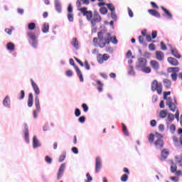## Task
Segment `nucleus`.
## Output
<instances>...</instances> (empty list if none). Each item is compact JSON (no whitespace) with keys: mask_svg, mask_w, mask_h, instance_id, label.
<instances>
[{"mask_svg":"<svg viewBox=\"0 0 182 182\" xmlns=\"http://www.w3.org/2000/svg\"><path fill=\"white\" fill-rule=\"evenodd\" d=\"M110 40L111 34L109 33L100 31L97 33V38H94L92 42H94V46L96 47L104 48L110 44Z\"/></svg>","mask_w":182,"mask_h":182,"instance_id":"f257e3e1","label":"nucleus"},{"mask_svg":"<svg viewBox=\"0 0 182 182\" xmlns=\"http://www.w3.org/2000/svg\"><path fill=\"white\" fill-rule=\"evenodd\" d=\"M80 11H81L82 16L87 18V21H91V26H92V27H95L97 23H100L102 21V17L98 11H94V17L93 12L92 11H87V7L80 9Z\"/></svg>","mask_w":182,"mask_h":182,"instance_id":"f03ea898","label":"nucleus"},{"mask_svg":"<svg viewBox=\"0 0 182 182\" xmlns=\"http://www.w3.org/2000/svg\"><path fill=\"white\" fill-rule=\"evenodd\" d=\"M163 85L161 82H159L157 80H154L151 84V90L152 92H156L158 95L162 94Z\"/></svg>","mask_w":182,"mask_h":182,"instance_id":"7ed1b4c3","label":"nucleus"},{"mask_svg":"<svg viewBox=\"0 0 182 182\" xmlns=\"http://www.w3.org/2000/svg\"><path fill=\"white\" fill-rule=\"evenodd\" d=\"M156 139L154 141V146L156 149H161L164 147L165 142L163 139L164 136L159 132H156Z\"/></svg>","mask_w":182,"mask_h":182,"instance_id":"20e7f679","label":"nucleus"},{"mask_svg":"<svg viewBox=\"0 0 182 182\" xmlns=\"http://www.w3.org/2000/svg\"><path fill=\"white\" fill-rule=\"evenodd\" d=\"M27 36L28 37V41L29 43L34 48H37V46H38V40H37V36L36 35L30 31L27 33Z\"/></svg>","mask_w":182,"mask_h":182,"instance_id":"39448f33","label":"nucleus"},{"mask_svg":"<svg viewBox=\"0 0 182 182\" xmlns=\"http://www.w3.org/2000/svg\"><path fill=\"white\" fill-rule=\"evenodd\" d=\"M166 106L168 107L169 109L172 112H175L177 110V106L173 102L172 97H168L167 99V101L166 102Z\"/></svg>","mask_w":182,"mask_h":182,"instance_id":"423d86ee","label":"nucleus"},{"mask_svg":"<svg viewBox=\"0 0 182 182\" xmlns=\"http://www.w3.org/2000/svg\"><path fill=\"white\" fill-rule=\"evenodd\" d=\"M109 58V55L107 53H105L103 55L98 54L97 55V61L100 64H102L104 61H107Z\"/></svg>","mask_w":182,"mask_h":182,"instance_id":"0eeeda50","label":"nucleus"},{"mask_svg":"<svg viewBox=\"0 0 182 182\" xmlns=\"http://www.w3.org/2000/svg\"><path fill=\"white\" fill-rule=\"evenodd\" d=\"M147 65V60L144 58H138V65H136L137 68H140L141 70L146 67Z\"/></svg>","mask_w":182,"mask_h":182,"instance_id":"6e6552de","label":"nucleus"},{"mask_svg":"<svg viewBox=\"0 0 182 182\" xmlns=\"http://www.w3.org/2000/svg\"><path fill=\"white\" fill-rule=\"evenodd\" d=\"M102 161L100 156L95 158V173H99L102 168Z\"/></svg>","mask_w":182,"mask_h":182,"instance_id":"1a4fd4ad","label":"nucleus"},{"mask_svg":"<svg viewBox=\"0 0 182 182\" xmlns=\"http://www.w3.org/2000/svg\"><path fill=\"white\" fill-rule=\"evenodd\" d=\"M31 85L33 88V90L36 95H39L41 94L40 88L38 87V85L36 84V82H34L33 79H31Z\"/></svg>","mask_w":182,"mask_h":182,"instance_id":"9d476101","label":"nucleus"},{"mask_svg":"<svg viewBox=\"0 0 182 182\" xmlns=\"http://www.w3.org/2000/svg\"><path fill=\"white\" fill-rule=\"evenodd\" d=\"M169 155V151L167 149H163L161 152V161H164L167 159Z\"/></svg>","mask_w":182,"mask_h":182,"instance_id":"9b49d317","label":"nucleus"},{"mask_svg":"<svg viewBox=\"0 0 182 182\" xmlns=\"http://www.w3.org/2000/svg\"><path fill=\"white\" fill-rule=\"evenodd\" d=\"M167 61L171 65L173 66H178L179 65L178 60L173 57H168L167 58Z\"/></svg>","mask_w":182,"mask_h":182,"instance_id":"f8f14e48","label":"nucleus"},{"mask_svg":"<svg viewBox=\"0 0 182 182\" xmlns=\"http://www.w3.org/2000/svg\"><path fill=\"white\" fill-rule=\"evenodd\" d=\"M156 59L159 61H162L164 59V53L161 50H156L155 53Z\"/></svg>","mask_w":182,"mask_h":182,"instance_id":"ddd939ff","label":"nucleus"},{"mask_svg":"<svg viewBox=\"0 0 182 182\" xmlns=\"http://www.w3.org/2000/svg\"><path fill=\"white\" fill-rule=\"evenodd\" d=\"M65 168V164H61V166H60V169H58V173H57V179L60 180L63 174V172Z\"/></svg>","mask_w":182,"mask_h":182,"instance_id":"4468645a","label":"nucleus"},{"mask_svg":"<svg viewBox=\"0 0 182 182\" xmlns=\"http://www.w3.org/2000/svg\"><path fill=\"white\" fill-rule=\"evenodd\" d=\"M149 63L151 67L155 70H158L160 68L159 63L156 60H152Z\"/></svg>","mask_w":182,"mask_h":182,"instance_id":"2eb2a0df","label":"nucleus"},{"mask_svg":"<svg viewBox=\"0 0 182 182\" xmlns=\"http://www.w3.org/2000/svg\"><path fill=\"white\" fill-rule=\"evenodd\" d=\"M54 6L55 7V11L60 14L62 12V5L59 0L54 1Z\"/></svg>","mask_w":182,"mask_h":182,"instance_id":"dca6fc26","label":"nucleus"},{"mask_svg":"<svg viewBox=\"0 0 182 182\" xmlns=\"http://www.w3.org/2000/svg\"><path fill=\"white\" fill-rule=\"evenodd\" d=\"M170 51H171V54L173 55V56L175 57L176 58L180 59L181 58V55L179 54L177 49L171 48Z\"/></svg>","mask_w":182,"mask_h":182,"instance_id":"f3484780","label":"nucleus"},{"mask_svg":"<svg viewBox=\"0 0 182 182\" xmlns=\"http://www.w3.org/2000/svg\"><path fill=\"white\" fill-rule=\"evenodd\" d=\"M148 13H149L150 15H151V16H154V17H156V18H161V14H160V13L158 12L157 11L154 10V9H149V10H148Z\"/></svg>","mask_w":182,"mask_h":182,"instance_id":"a211bd4d","label":"nucleus"},{"mask_svg":"<svg viewBox=\"0 0 182 182\" xmlns=\"http://www.w3.org/2000/svg\"><path fill=\"white\" fill-rule=\"evenodd\" d=\"M161 9L164 12L165 15L167 16L168 18L169 19L172 18L173 16L168 9H166L163 6H161Z\"/></svg>","mask_w":182,"mask_h":182,"instance_id":"6ab92c4d","label":"nucleus"},{"mask_svg":"<svg viewBox=\"0 0 182 182\" xmlns=\"http://www.w3.org/2000/svg\"><path fill=\"white\" fill-rule=\"evenodd\" d=\"M96 82L97 85V90L98 92H102L103 91L104 84L100 80H97Z\"/></svg>","mask_w":182,"mask_h":182,"instance_id":"aec40b11","label":"nucleus"},{"mask_svg":"<svg viewBox=\"0 0 182 182\" xmlns=\"http://www.w3.org/2000/svg\"><path fill=\"white\" fill-rule=\"evenodd\" d=\"M33 105V93H29L28 95V107H32Z\"/></svg>","mask_w":182,"mask_h":182,"instance_id":"412c9836","label":"nucleus"},{"mask_svg":"<svg viewBox=\"0 0 182 182\" xmlns=\"http://www.w3.org/2000/svg\"><path fill=\"white\" fill-rule=\"evenodd\" d=\"M35 105L36 107V110H38V112H41V104L39 97L38 95H36L35 97Z\"/></svg>","mask_w":182,"mask_h":182,"instance_id":"4be33fe9","label":"nucleus"},{"mask_svg":"<svg viewBox=\"0 0 182 182\" xmlns=\"http://www.w3.org/2000/svg\"><path fill=\"white\" fill-rule=\"evenodd\" d=\"M75 71H77V75L80 77V82H84L83 75L82 74L80 69L77 66H75Z\"/></svg>","mask_w":182,"mask_h":182,"instance_id":"5701e85b","label":"nucleus"},{"mask_svg":"<svg viewBox=\"0 0 182 182\" xmlns=\"http://www.w3.org/2000/svg\"><path fill=\"white\" fill-rule=\"evenodd\" d=\"M71 46H73L75 50L79 49V42L76 38H73V41H71Z\"/></svg>","mask_w":182,"mask_h":182,"instance_id":"b1692460","label":"nucleus"},{"mask_svg":"<svg viewBox=\"0 0 182 182\" xmlns=\"http://www.w3.org/2000/svg\"><path fill=\"white\" fill-rule=\"evenodd\" d=\"M175 119V116L172 113H168L167 116L166 123L170 124Z\"/></svg>","mask_w":182,"mask_h":182,"instance_id":"393cba45","label":"nucleus"},{"mask_svg":"<svg viewBox=\"0 0 182 182\" xmlns=\"http://www.w3.org/2000/svg\"><path fill=\"white\" fill-rule=\"evenodd\" d=\"M180 71V68L178 67H171V68H168V73H173L175 74H177V73H178Z\"/></svg>","mask_w":182,"mask_h":182,"instance_id":"a878e982","label":"nucleus"},{"mask_svg":"<svg viewBox=\"0 0 182 182\" xmlns=\"http://www.w3.org/2000/svg\"><path fill=\"white\" fill-rule=\"evenodd\" d=\"M122 132L123 134L126 136H129V132L127 129V126L125 125V124L122 123Z\"/></svg>","mask_w":182,"mask_h":182,"instance_id":"bb28decb","label":"nucleus"},{"mask_svg":"<svg viewBox=\"0 0 182 182\" xmlns=\"http://www.w3.org/2000/svg\"><path fill=\"white\" fill-rule=\"evenodd\" d=\"M4 105L6 107H8L9 108L10 107V105H11V101H10V99L9 97V96L7 95L5 99L4 100Z\"/></svg>","mask_w":182,"mask_h":182,"instance_id":"cd10ccee","label":"nucleus"},{"mask_svg":"<svg viewBox=\"0 0 182 182\" xmlns=\"http://www.w3.org/2000/svg\"><path fill=\"white\" fill-rule=\"evenodd\" d=\"M168 112L166 109H163L159 112V117L161 119H165L167 117Z\"/></svg>","mask_w":182,"mask_h":182,"instance_id":"c85d7f7f","label":"nucleus"},{"mask_svg":"<svg viewBox=\"0 0 182 182\" xmlns=\"http://www.w3.org/2000/svg\"><path fill=\"white\" fill-rule=\"evenodd\" d=\"M41 146V144L36 136H33V148L36 149Z\"/></svg>","mask_w":182,"mask_h":182,"instance_id":"c756f323","label":"nucleus"},{"mask_svg":"<svg viewBox=\"0 0 182 182\" xmlns=\"http://www.w3.org/2000/svg\"><path fill=\"white\" fill-rule=\"evenodd\" d=\"M154 140H155V136H154V134L153 133H150L148 136V141L150 143V144H153L154 142Z\"/></svg>","mask_w":182,"mask_h":182,"instance_id":"7c9ffc66","label":"nucleus"},{"mask_svg":"<svg viewBox=\"0 0 182 182\" xmlns=\"http://www.w3.org/2000/svg\"><path fill=\"white\" fill-rule=\"evenodd\" d=\"M24 135H25L26 141L28 144L29 143V133H28V127H26V129L24 130Z\"/></svg>","mask_w":182,"mask_h":182,"instance_id":"2f4dec72","label":"nucleus"},{"mask_svg":"<svg viewBox=\"0 0 182 182\" xmlns=\"http://www.w3.org/2000/svg\"><path fill=\"white\" fill-rule=\"evenodd\" d=\"M6 48L9 51H14L15 49V46L13 43H8L6 45Z\"/></svg>","mask_w":182,"mask_h":182,"instance_id":"473e14b6","label":"nucleus"},{"mask_svg":"<svg viewBox=\"0 0 182 182\" xmlns=\"http://www.w3.org/2000/svg\"><path fill=\"white\" fill-rule=\"evenodd\" d=\"M141 72L146 73V74H149L151 73V69L150 67H146L144 66L142 69H141Z\"/></svg>","mask_w":182,"mask_h":182,"instance_id":"72a5a7b5","label":"nucleus"},{"mask_svg":"<svg viewBox=\"0 0 182 182\" xmlns=\"http://www.w3.org/2000/svg\"><path fill=\"white\" fill-rule=\"evenodd\" d=\"M49 31V24L48 23H45L43 26V33H48Z\"/></svg>","mask_w":182,"mask_h":182,"instance_id":"f704fd0d","label":"nucleus"},{"mask_svg":"<svg viewBox=\"0 0 182 182\" xmlns=\"http://www.w3.org/2000/svg\"><path fill=\"white\" fill-rule=\"evenodd\" d=\"M164 85L167 88L169 89L171 86V80L166 79L164 80Z\"/></svg>","mask_w":182,"mask_h":182,"instance_id":"c9c22d12","label":"nucleus"},{"mask_svg":"<svg viewBox=\"0 0 182 182\" xmlns=\"http://www.w3.org/2000/svg\"><path fill=\"white\" fill-rule=\"evenodd\" d=\"M176 163L178 164V166H182V156H176Z\"/></svg>","mask_w":182,"mask_h":182,"instance_id":"e433bc0d","label":"nucleus"},{"mask_svg":"<svg viewBox=\"0 0 182 182\" xmlns=\"http://www.w3.org/2000/svg\"><path fill=\"white\" fill-rule=\"evenodd\" d=\"M109 42H111L114 45H117L118 43V41L117 39V37L115 36H110V40Z\"/></svg>","mask_w":182,"mask_h":182,"instance_id":"4c0bfd02","label":"nucleus"},{"mask_svg":"<svg viewBox=\"0 0 182 182\" xmlns=\"http://www.w3.org/2000/svg\"><path fill=\"white\" fill-rule=\"evenodd\" d=\"M173 142L176 146H178L179 145L180 140L177 136H173Z\"/></svg>","mask_w":182,"mask_h":182,"instance_id":"58836bf2","label":"nucleus"},{"mask_svg":"<svg viewBox=\"0 0 182 182\" xmlns=\"http://www.w3.org/2000/svg\"><path fill=\"white\" fill-rule=\"evenodd\" d=\"M108 12V10L106 7H101L100 9V13L102 14V15H106Z\"/></svg>","mask_w":182,"mask_h":182,"instance_id":"ea45409f","label":"nucleus"},{"mask_svg":"<svg viewBox=\"0 0 182 182\" xmlns=\"http://www.w3.org/2000/svg\"><path fill=\"white\" fill-rule=\"evenodd\" d=\"M106 6L111 12L115 11V7L112 4H107Z\"/></svg>","mask_w":182,"mask_h":182,"instance_id":"a19ab883","label":"nucleus"},{"mask_svg":"<svg viewBox=\"0 0 182 182\" xmlns=\"http://www.w3.org/2000/svg\"><path fill=\"white\" fill-rule=\"evenodd\" d=\"M28 28L29 31H33L36 28V25L35 23L32 22L28 24Z\"/></svg>","mask_w":182,"mask_h":182,"instance_id":"79ce46f5","label":"nucleus"},{"mask_svg":"<svg viewBox=\"0 0 182 182\" xmlns=\"http://www.w3.org/2000/svg\"><path fill=\"white\" fill-rule=\"evenodd\" d=\"M67 18H68V21L73 22L74 21V16L73 13H68L67 14Z\"/></svg>","mask_w":182,"mask_h":182,"instance_id":"37998d69","label":"nucleus"},{"mask_svg":"<svg viewBox=\"0 0 182 182\" xmlns=\"http://www.w3.org/2000/svg\"><path fill=\"white\" fill-rule=\"evenodd\" d=\"M129 176L127 173H124L123 176H121L120 180L122 182L127 181Z\"/></svg>","mask_w":182,"mask_h":182,"instance_id":"c03bdc74","label":"nucleus"},{"mask_svg":"<svg viewBox=\"0 0 182 182\" xmlns=\"http://www.w3.org/2000/svg\"><path fill=\"white\" fill-rule=\"evenodd\" d=\"M66 157V152H63V154L60 155V159H58V161H60V163H62Z\"/></svg>","mask_w":182,"mask_h":182,"instance_id":"a18cd8bd","label":"nucleus"},{"mask_svg":"<svg viewBox=\"0 0 182 182\" xmlns=\"http://www.w3.org/2000/svg\"><path fill=\"white\" fill-rule=\"evenodd\" d=\"M177 171V165L175 164H173V165H171V173H176Z\"/></svg>","mask_w":182,"mask_h":182,"instance_id":"49530a36","label":"nucleus"},{"mask_svg":"<svg viewBox=\"0 0 182 182\" xmlns=\"http://www.w3.org/2000/svg\"><path fill=\"white\" fill-rule=\"evenodd\" d=\"M129 75H134L135 74L134 69V67L132 65H129Z\"/></svg>","mask_w":182,"mask_h":182,"instance_id":"de8ad7c7","label":"nucleus"},{"mask_svg":"<svg viewBox=\"0 0 182 182\" xmlns=\"http://www.w3.org/2000/svg\"><path fill=\"white\" fill-rule=\"evenodd\" d=\"M160 46H161V49L162 50H167V46L164 43V41H161L160 43Z\"/></svg>","mask_w":182,"mask_h":182,"instance_id":"09e8293b","label":"nucleus"},{"mask_svg":"<svg viewBox=\"0 0 182 182\" xmlns=\"http://www.w3.org/2000/svg\"><path fill=\"white\" fill-rule=\"evenodd\" d=\"M81 107H82V109H84V112H87V111L89 110V107L86 103H82Z\"/></svg>","mask_w":182,"mask_h":182,"instance_id":"8fccbe9b","label":"nucleus"},{"mask_svg":"<svg viewBox=\"0 0 182 182\" xmlns=\"http://www.w3.org/2000/svg\"><path fill=\"white\" fill-rule=\"evenodd\" d=\"M149 49L150 51H154L156 50V45L154 43H150L149 45Z\"/></svg>","mask_w":182,"mask_h":182,"instance_id":"3c124183","label":"nucleus"},{"mask_svg":"<svg viewBox=\"0 0 182 182\" xmlns=\"http://www.w3.org/2000/svg\"><path fill=\"white\" fill-rule=\"evenodd\" d=\"M171 79H172L173 81L176 82V81H177V78H178L177 73H172V74L171 75Z\"/></svg>","mask_w":182,"mask_h":182,"instance_id":"603ef678","label":"nucleus"},{"mask_svg":"<svg viewBox=\"0 0 182 182\" xmlns=\"http://www.w3.org/2000/svg\"><path fill=\"white\" fill-rule=\"evenodd\" d=\"M176 130V127L174 124H171L170 126V131L171 133H174Z\"/></svg>","mask_w":182,"mask_h":182,"instance_id":"864d4df0","label":"nucleus"},{"mask_svg":"<svg viewBox=\"0 0 182 182\" xmlns=\"http://www.w3.org/2000/svg\"><path fill=\"white\" fill-rule=\"evenodd\" d=\"M171 95V92L168 91V92H164V100H166L168 99V97H167L168 96Z\"/></svg>","mask_w":182,"mask_h":182,"instance_id":"5fc2aeb1","label":"nucleus"},{"mask_svg":"<svg viewBox=\"0 0 182 182\" xmlns=\"http://www.w3.org/2000/svg\"><path fill=\"white\" fill-rule=\"evenodd\" d=\"M85 120H86V117L85 116H81L80 117V118H78V122H80V123L81 124L85 123Z\"/></svg>","mask_w":182,"mask_h":182,"instance_id":"6e6d98bb","label":"nucleus"},{"mask_svg":"<svg viewBox=\"0 0 182 182\" xmlns=\"http://www.w3.org/2000/svg\"><path fill=\"white\" fill-rule=\"evenodd\" d=\"M127 11H128V15L130 18H133L134 17V13L132 11V10L130 8H127Z\"/></svg>","mask_w":182,"mask_h":182,"instance_id":"4d7b16f0","label":"nucleus"},{"mask_svg":"<svg viewBox=\"0 0 182 182\" xmlns=\"http://www.w3.org/2000/svg\"><path fill=\"white\" fill-rule=\"evenodd\" d=\"M75 117H77L80 116L81 112H80V109L79 108H75Z\"/></svg>","mask_w":182,"mask_h":182,"instance_id":"13d9d810","label":"nucleus"},{"mask_svg":"<svg viewBox=\"0 0 182 182\" xmlns=\"http://www.w3.org/2000/svg\"><path fill=\"white\" fill-rule=\"evenodd\" d=\"M46 161L48 164H52V161H53V159H52V158H50L49 156H46Z\"/></svg>","mask_w":182,"mask_h":182,"instance_id":"bf43d9fd","label":"nucleus"},{"mask_svg":"<svg viewBox=\"0 0 182 182\" xmlns=\"http://www.w3.org/2000/svg\"><path fill=\"white\" fill-rule=\"evenodd\" d=\"M67 11L68 12V14H73V9L72 4H68V8L67 9Z\"/></svg>","mask_w":182,"mask_h":182,"instance_id":"052dcab7","label":"nucleus"},{"mask_svg":"<svg viewBox=\"0 0 182 182\" xmlns=\"http://www.w3.org/2000/svg\"><path fill=\"white\" fill-rule=\"evenodd\" d=\"M156 124H157V122H156V119H151V120L150 121V125H151V127H154L156 126Z\"/></svg>","mask_w":182,"mask_h":182,"instance_id":"680f3d73","label":"nucleus"},{"mask_svg":"<svg viewBox=\"0 0 182 182\" xmlns=\"http://www.w3.org/2000/svg\"><path fill=\"white\" fill-rule=\"evenodd\" d=\"M65 75H67V77H72L73 75V71L71 70H67Z\"/></svg>","mask_w":182,"mask_h":182,"instance_id":"e2e57ef3","label":"nucleus"},{"mask_svg":"<svg viewBox=\"0 0 182 182\" xmlns=\"http://www.w3.org/2000/svg\"><path fill=\"white\" fill-rule=\"evenodd\" d=\"M111 18H112L113 20H117V16L115 11H112V12H111Z\"/></svg>","mask_w":182,"mask_h":182,"instance_id":"0e129e2a","label":"nucleus"},{"mask_svg":"<svg viewBox=\"0 0 182 182\" xmlns=\"http://www.w3.org/2000/svg\"><path fill=\"white\" fill-rule=\"evenodd\" d=\"M157 31H153L151 33V38L152 39H156L157 37Z\"/></svg>","mask_w":182,"mask_h":182,"instance_id":"69168bd1","label":"nucleus"},{"mask_svg":"<svg viewBox=\"0 0 182 182\" xmlns=\"http://www.w3.org/2000/svg\"><path fill=\"white\" fill-rule=\"evenodd\" d=\"M92 181V176L90 175V173H87V181H85V182H91Z\"/></svg>","mask_w":182,"mask_h":182,"instance_id":"338daca9","label":"nucleus"},{"mask_svg":"<svg viewBox=\"0 0 182 182\" xmlns=\"http://www.w3.org/2000/svg\"><path fill=\"white\" fill-rule=\"evenodd\" d=\"M41 111H38V109H35L33 111V117L35 119L38 118V114Z\"/></svg>","mask_w":182,"mask_h":182,"instance_id":"774afa93","label":"nucleus"}]
</instances>
